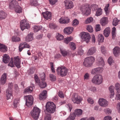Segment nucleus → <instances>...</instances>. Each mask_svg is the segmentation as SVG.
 Instances as JSON below:
<instances>
[{
  "label": "nucleus",
  "instance_id": "obj_1",
  "mask_svg": "<svg viewBox=\"0 0 120 120\" xmlns=\"http://www.w3.org/2000/svg\"><path fill=\"white\" fill-rule=\"evenodd\" d=\"M56 71L58 75L64 77L66 75L68 70L65 67L61 66L58 67Z\"/></svg>",
  "mask_w": 120,
  "mask_h": 120
},
{
  "label": "nucleus",
  "instance_id": "obj_2",
  "mask_svg": "<svg viewBox=\"0 0 120 120\" xmlns=\"http://www.w3.org/2000/svg\"><path fill=\"white\" fill-rule=\"evenodd\" d=\"M46 108L47 112L50 113H53L55 111L56 106L53 102H48L46 103Z\"/></svg>",
  "mask_w": 120,
  "mask_h": 120
},
{
  "label": "nucleus",
  "instance_id": "obj_3",
  "mask_svg": "<svg viewBox=\"0 0 120 120\" xmlns=\"http://www.w3.org/2000/svg\"><path fill=\"white\" fill-rule=\"evenodd\" d=\"M102 81V77L101 75L100 74H97L95 75L91 79V81L93 83L97 85L101 84Z\"/></svg>",
  "mask_w": 120,
  "mask_h": 120
},
{
  "label": "nucleus",
  "instance_id": "obj_4",
  "mask_svg": "<svg viewBox=\"0 0 120 120\" xmlns=\"http://www.w3.org/2000/svg\"><path fill=\"white\" fill-rule=\"evenodd\" d=\"M40 112V109L37 107H34L33 110L31 111L30 115L35 120H37L38 118Z\"/></svg>",
  "mask_w": 120,
  "mask_h": 120
},
{
  "label": "nucleus",
  "instance_id": "obj_5",
  "mask_svg": "<svg viewBox=\"0 0 120 120\" xmlns=\"http://www.w3.org/2000/svg\"><path fill=\"white\" fill-rule=\"evenodd\" d=\"M94 58L93 56L88 57L85 59L83 64L85 67H90L93 64Z\"/></svg>",
  "mask_w": 120,
  "mask_h": 120
},
{
  "label": "nucleus",
  "instance_id": "obj_6",
  "mask_svg": "<svg viewBox=\"0 0 120 120\" xmlns=\"http://www.w3.org/2000/svg\"><path fill=\"white\" fill-rule=\"evenodd\" d=\"M71 99L73 103L79 104L83 100V99L82 97L74 94L72 95Z\"/></svg>",
  "mask_w": 120,
  "mask_h": 120
},
{
  "label": "nucleus",
  "instance_id": "obj_7",
  "mask_svg": "<svg viewBox=\"0 0 120 120\" xmlns=\"http://www.w3.org/2000/svg\"><path fill=\"white\" fill-rule=\"evenodd\" d=\"M81 37L87 43L90 41L91 37L90 34L87 32H83L81 34Z\"/></svg>",
  "mask_w": 120,
  "mask_h": 120
},
{
  "label": "nucleus",
  "instance_id": "obj_8",
  "mask_svg": "<svg viewBox=\"0 0 120 120\" xmlns=\"http://www.w3.org/2000/svg\"><path fill=\"white\" fill-rule=\"evenodd\" d=\"M26 99V105L29 107L32 105L33 102V98L31 95H28L25 96Z\"/></svg>",
  "mask_w": 120,
  "mask_h": 120
},
{
  "label": "nucleus",
  "instance_id": "obj_9",
  "mask_svg": "<svg viewBox=\"0 0 120 120\" xmlns=\"http://www.w3.org/2000/svg\"><path fill=\"white\" fill-rule=\"evenodd\" d=\"M20 27L22 30L25 29H29L30 26L29 23L25 19L22 20L20 22Z\"/></svg>",
  "mask_w": 120,
  "mask_h": 120
},
{
  "label": "nucleus",
  "instance_id": "obj_10",
  "mask_svg": "<svg viewBox=\"0 0 120 120\" xmlns=\"http://www.w3.org/2000/svg\"><path fill=\"white\" fill-rule=\"evenodd\" d=\"M98 102L99 105L102 107H106L109 104V102L105 99L100 98L99 99Z\"/></svg>",
  "mask_w": 120,
  "mask_h": 120
},
{
  "label": "nucleus",
  "instance_id": "obj_11",
  "mask_svg": "<svg viewBox=\"0 0 120 120\" xmlns=\"http://www.w3.org/2000/svg\"><path fill=\"white\" fill-rule=\"evenodd\" d=\"M9 5L10 9H13L19 4L16 0H9Z\"/></svg>",
  "mask_w": 120,
  "mask_h": 120
},
{
  "label": "nucleus",
  "instance_id": "obj_12",
  "mask_svg": "<svg viewBox=\"0 0 120 120\" xmlns=\"http://www.w3.org/2000/svg\"><path fill=\"white\" fill-rule=\"evenodd\" d=\"M81 11L83 14L86 15H87L90 14V9L89 7L83 6L81 8Z\"/></svg>",
  "mask_w": 120,
  "mask_h": 120
},
{
  "label": "nucleus",
  "instance_id": "obj_13",
  "mask_svg": "<svg viewBox=\"0 0 120 120\" xmlns=\"http://www.w3.org/2000/svg\"><path fill=\"white\" fill-rule=\"evenodd\" d=\"M103 69L101 68H97L93 69L91 71V74L93 75H96L98 73H101L103 71Z\"/></svg>",
  "mask_w": 120,
  "mask_h": 120
},
{
  "label": "nucleus",
  "instance_id": "obj_14",
  "mask_svg": "<svg viewBox=\"0 0 120 120\" xmlns=\"http://www.w3.org/2000/svg\"><path fill=\"white\" fill-rule=\"evenodd\" d=\"M64 2L66 9H71L73 7V3L71 1L68 0H66L64 1Z\"/></svg>",
  "mask_w": 120,
  "mask_h": 120
},
{
  "label": "nucleus",
  "instance_id": "obj_15",
  "mask_svg": "<svg viewBox=\"0 0 120 120\" xmlns=\"http://www.w3.org/2000/svg\"><path fill=\"white\" fill-rule=\"evenodd\" d=\"M14 62L15 65L18 68H19L20 67L21 62L19 56H17L14 57Z\"/></svg>",
  "mask_w": 120,
  "mask_h": 120
},
{
  "label": "nucleus",
  "instance_id": "obj_16",
  "mask_svg": "<svg viewBox=\"0 0 120 120\" xmlns=\"http://www.w3.org/2000/svg\"><path fill=\"white\" fill-rule=\"evenodd\" d=\"M44 18L45 19L48 20L50 19L51 17V13L48 11H46L42 13Z\"/></svg>",
  "mask_w": 120,
  "mask_h": 120
},
{
  "label": "nucleus",
  "instance_id": "obj_17",
  "mask_svg": "<svg viewBox=\"0 0 120 120\" xmlns=\"http://www.w3.org/2000/svg\"><path fill=\"white\" fill-rule=\"evenodd\" d=\"M69 19L68 17H61L59 20V22L61 23L67 24L68 23Z\"/></svg>",
  "mask_w": 120,
  "mask_h": 120
},
{
  "label": "nucleus",
  "instance_id": "obj_18",
  "mask_svg": "<svg viewBox=\"0 0 120 120\" xmlns=\"http://www.w3.org/2000/svg\"><path fill=\"white\" fill-rule=\"evenodd\" d=\"M97 64L99 66L103 67L105 65V63L103 59L101 57L98 58L97 59Z\"/></svg>",
  "mask_w": 120,
  "mask_h": 120
},
{
  "label": "nucleus",
  "instance_id": "obj_19",
  "mask_svg": "<svg viewBox=\"0 0 120 120\" xmlns=\"http://www.w3.org/2000/svg\"><path fill=\"white\" fill-rule=\"evenodd\" d=\"M47 91L45 90L43 91L39 95V98L40 100H44L46 98Z\"/></svg>",
  "mask_w": 120,
  "mask_h": 120
},
{
  "label": "nucleus",
  "instance_id": "obj_20",
  "mask_svg": "<svg viewBox=\"0 0 120 120\" xmlns=\"http://www.w3.org/2000/svg\"><path fill=\"white\" fill-rule=\"evenodd\" d=\"M100 22L102 26H105L108 22V18L106 17H103L101 20Z\"/></svg>",
  "mask_w": 120,
  "mask_h": 120
},
{
  "label": "nucleus",
  "instance_id": "obj_21",
  "mask_svg": "<svg viewBox=\"0 0 120 120\" xmlns=\"http://www.w3.org/2000/svg\"><path fill=\"white\" fill-rule=\"evenodd\" d=\"M96 51V49L95 47H92L88 49L87 54L88 55H91L95 53Z\"/></svg>",
  "mask_w": 120,
  "mask_h": 120
},
{
  "label": "nucleus",
  "instance_id": "obj_22",
  "mask_svg": "<svg viewBox=\"0 0 120 120\" xmlns=\"http://www.w3.org/2000/svg\"><path fill=\"white\" fill-rule=\"evenodd\" d=\"M6 93V97L7 100H8L9 99H11L12 98V90H7Z\"/></svg>",
  "mask_w": 120,
  "mask_h": 120
},
{
  "label": "nucleus",
  "instance_id": "obj_23",
  "mask_svg": "<svg viewBox=\"0 0 120 120\" xmlns=\"http://www.w3.org/2000/svg\"><path fill=\"white\" fill-rule=\"evenodd\" d=\"M113 53L114 55L117 56L120 53V48L118 47H115L113 49Z\"/></svg>",
  "mask_w": 120,
  "mask_h": 120
},
{
  "label": "nucleus",
  "instance_id": "obj_24",
  "mask_svg": "<svg viewBox=\"0 0 120 120\" xmlns=\"http://www.w3.org/2000/svg\"><path fill=\"white\" fill-rule=\"evenodd\" d=\"M7 75L6 74H4L1 76L0 81L2 85L4 84L6 82Z\"/></svg>",
  "mask_w": 120,
  "mask_h": 120
},
{
  "label": "nucleus",
  "instance_id": "obj_25",
  "mask_svg": "<svg viewBox=\"0 0 120 120\" xmlns=\"http://www.w3.org/2000/svg\"><path fill=\"white\" fill-rule=\"evenodd\" d=\"M114 87L113 86L111 85L109 88V90L110 93L109 96L111 98H112L114 97Z\"/></svg>",
  "mask_w": 120,
  "mask_h": 120
},
{
  "label": "nucleus",
  "instance_id": "obj_26",
  "mask_svg": "<svg viewBox=\"0 0 120 120\" xmlns=\"http://www.w3.org/2000/svg\"><path fill=\"white\" fill-rule=\"evenodd\" d=\"M73 30V27H68L65 28L64 30V31L65 34H69L72 33Z\"/></svg>",
  "mask_w": 120,
  "mask_h": 120
},
{
  "label": "nucleus",
  "instance_id": "obj_27",
  "mask_svg": "<svg viewBox=\"0 0 120 120\" xmlns=\"http://www.w3.org/2000/svg\"><path fill=\"white\" fill-rule=\"evenodd\" d=\"M10 57L7 54L4 55L3 57V61L5 63H7L9 62L10 61Z\"/></svg>",
  "mask_w": 120,
  "mask_h": 120
},
{
  "label": "nucleus",
  "instance_id": "obj_28",
  "mask_svg": "<svg viewBox=\"0 0 120 120\" xmlns=\"http://www.w3.org/2000/svg\"><path fill=\"white\" fill-rule=\"evenodd\" d=\"M110 32V29L109 27L106 28L104 31V34L106 37H108Z\"/></svg>",
  "mask_w": 120,
  "mask_h": 120
},
{
  "label": "nucleus",
  "instance_id": "obj_29",
  "mask_svg": "<svg viewBox=\"0 0 120 120\" xmlns=\"http://www.w3.org/2000/svg\"><path fill=\"white\" fill-rule=\"evenodd\" d=\"M33 34L32 33H30L28 34L26 38V41L29 42L33 40Z\"/></svg>",
  "mask_w": 120,
  "mask_h": 120
},
{
  "label": "nucleus",
  "instance_id": "obj_30",
  "mask_svg": "<svg viewBox=\"0 0 120 120\" xmlns=\"http://www.w3.org/2000/svg\"><path fill=\"white\" fill-rule=\"evenodd\" d=\"M7 47L5 45L0 44V51L1 52H5L7 50Z\"/></svg>",
  "mask_w": 120,
  "mask_h": 120
},
{
  "label": "nucleus",
  "instance_id": "obj_31",
  "mask_svg": "<svg viewBox=\"0 0 120 120\" xmlns=\"http://www.w3.org/2000/svg\"><path fill=\"white\" fill-rule=\"evenodd\" d=\"M15 7L13 8L14 9L15 11L16 12L19 13L22 12V8L19 4Z\"/></svg>",
  "mask_w": 120,
  "mask_h": 120
},
{
  "label": "nucleus",
  "instance_id": "obj_32",
  "mask_svg": "<svg viewBox=\"0 0 120 120\" xmlns=\"http://www.w3.org/2000/svg\"><path fill=\"white\" fill-rule=\"evenodd\" d=\"M6 15L5 13L3 11H0V20L5 18Z\"/></svg>",
  "mask_w": 120,
  "mask_h": 120
},
{
  "label": "nucleus",
  "instance_id": "obj_33",
  "mask_svg": "<svg viewBox=\"0 0 120 120\" xmlns=\"http://www.w3.org/2000/svg\"><path fill=\"white\" fill-rule=\"evenodd\" d=\"M38 85L40 87L42 88H44L46 87L47 84L46 82L44 81H41L39 83Z\"/></svg>",
  "mask_w": 120,
  "mask_h": 120
},
{
  "label": "nucleus",
  "instance_id": "obj_34",
  "mask_svg": "<svg viewBox=\"0 0 120 120\" xmlns=\"http://www.w3.org/2000/svg\"><path fill=\"white\" fill-rule=\"evenodd\" d=\"M42 26H35L33 27L34 31L35 32H37L41 29Z\"/></svg>",
  "mask_w": 120,
  "mask_h": 120
},
{
  "label": "nucleus",
  "instance_id": "obj_35",
  "mask_svg": "<svg viewBox=\"0 0 120 120\" xmlns=\"http://www.w3.org/2000/svg\"><path fill=\"white\" fill-rule=\"evenodd\" d=\"M19 99L18 98H16L14 100L13 102V105L15 107H17L19 105Z\"/></svg>",
  "mask_w": 120,
  "mask_h": 120
},
{
  "label": "nucleus",
  "instance_id": "obj_36",
  "mask_svg": "<svg viewBox=\"0 0 120 120\" xmlns=\"http://www.w3.org/2000/svg\"><path fill=\"white\" fill-rule=\"evenodd\" d=\"M60 52L62 55L64 56H66L68 53V51L64 49H60Z\"/></svg>",
  "mask_w": 120,
  "mask_h": 120
},
{
  "label": "nucleus",
  "instance_id": "obj_37",
  "mask_svg": "<svg viewBox=\"0 0 120 120\" xmlns=\"http://www.w3.org/2000/svg\"><path fill=\"white\" fill-rule=\"evenodd\" d=\"M75 117V114L73 113L71 114L69 117L66 119V120H74Z\"/></svg>",
  "mask_w": 120,
  "mask_h": 120
},
{
  "label": "nucleus",
  "instance_id": "obj_38",
  "mask_svg": "<svg viewBox=\"0 0 120 120\" xmlns=\"http://www.w3.org/2000/svg\"><path fill=\"white\" fill-rule=\"evenodd\" d=\"M33 90V88L32 87L30 86L25 89L24 90V92L25 93H30Z\"/></svg>",
  "mask_w": 120,
  "mask_h": 120
},
{
  "label": "nucleus",
  "instance_id": "obj_39",
  "mask_svg": "<svg viewBox=\"0 0 120 120\" xmlns=\"http://www.w3.org/2000/svg\"><path fill=\"white\" fill-rule=\"evenodd\" d=\"M82 111L81 109H77L75 111V113H74L75 114V115H76L78 116H79L82 114Z\"/></svg>",
  "mask_w": 120,
  "mask_h": 120
},
{
  "label": "nucleus",
  "instance_id": "obj_40",
  "mask_svg": "<svg viewBox=\"0 0 120 120\" xmlns=\"http://www.w3.org/2000/svg\"><path fill=\"white\" fill-rule=\"evenodd\" d=\"M115 88L117 92L120 93V84L118 83H116L115 85Z\"/></svg>",
  "mask_w": 120,
  "mask_h": 120
},
{
  "label": "nucleus",
  "instance_id": "obj_41",
  "mask_svg": "<svg viewBox=\"0 0 120 120\" xmlns=\"http://www.w3.org/2000/svg\"><path fill=\"white\" fill-rule=\"evenodd\" d=\"M24 42H22L20 44L19 47V50L20 52H21L24 48Z\"/></svg>",
  "mask_w": 120,
  "mask_h": 120
},
{
  "label": "nucleus",
  "instance_id": "obj_42",
  "mask_svg": "<svg viewBox=\"0 0 120 120\" xmlns=\"http://www.w3.org/2000/svg\"><path fill=\"white\" fill-rule=\"evenodd\" d=\"M104 39L103 35L101 34H99L98 36V41L101 42H103Z\"/></svg>",
  "mask_w": 120,
  "mask_h": 120
},
{
  "label": "nucleus",
  "instance_id": "obj_43",
  "mask_svg": "<svg viewBox=\"0 0 120 120\" xmlns=\"http://www.w3.org/2000/svg\"><path fill=\"white\" fill-rule=\"evenodd\" d=\"M56 35V38L57 40H62L64 38V36L62 35L59 33H57Z\"/></svg>",
  "mask_w": 120,
  "mask_h": 120
},
{
  "label": "nucleus",
  "instance_id": "obj_44",
  "mask_svg": "<svg viewBox=\"0 0 120 120\" xmlns=\"http://www.w3.org/2000/svg\"><path fill=\"white\" fill-rule=\"evenodd\" d=\"M116 28L115 27H113L112 30V38L114 39L116 36Z\"/></svg>",
  "mask_w": 120,
  "mask_h": 120
},
{
  "label": "nucleus",
  "instance_id": "obj_45",
  "mask_svg": "<svg viewBox=\"0 0 120 120\" xmlns=\"http://www.w3.org/2000/svg\"><path fill=\"white\" fill-rule=\"evenodd\" d=\"M120 20H118L117 18H114L113 20L112 25L115 26H116L118 24V22Z\"/></svg>",
  "mask_w": 120,
  "mask_h": 120
},
{
  "label": "nucleus",
  "instance_id": "obj_46",
  "mask_svg": "<svg viewBox=\"0 0 120 120\" xmlns=\"http://www.w3.org/2000/svg\"><path fill=\"white\" fill-rule=\"evenodd\" d=\"M73 39V38L71 36L69 37L65 38L64 39V41L65 43L67 44H68L70 41Z\"/></svg>",
  "mask_w": 120,
  "mask_h": 120
},
{
  "label": "nucleus",
  "instance_id": "obj_47",
  "mask_svg": "<svg viewBox=\"0 0 120 120\" xmlns=\"http://www.w3.org/2000/svg\"><path fill=\"white\" fill-rule=\"evenodd\" d=\"M30 4L31 5L36 6L38 5L37 0H31L30 1Z\"/></svg>",
  "mask_w": 120,
  "mask_h": 120
},
{
  "label": "nucleus",
  "instance_id": "obj_48",
  "mask_svg": "<svg viewBox=\"0 0 120 120\" xmlns=\"http://www.w3.org/2000/svg\"><path fill=\"white\" fill-rule=\"evenodd\" d=\"M93 21V18L91 17H90L87 18L85 21V23L87 24L91 23Z\"/></svg>",
  "mask_w": 120,
  "mask_h": 120
},
{
  "label": "nucleus",
  "instance_id": "obj_49",
  "mask_svg": "<svg viewBox=\"0 0 120 120\" xmlns=\"http://www.w3.org/2000/svg\"><path fill=\"white\" fill-rule=\"evenodd\" d=\"M71 49L73 50H75L76 48V45L75 43L73 42H71L69 44Z\"/></svg>",
  "mask_w": 120,
  "mask_h": 120
},
{
  "label": "nucleus",
  "instance_id": "obj_50",
  "mask_svg": "<svg viewBox=\"0 0 120 120\" xmlns=\"http://www.w3.org/2000/svg\"><path fill=\"white\" fill-rule=\"evenodd\" d=\"M102 13V11L101 9L100 8H98L96 12V15L98 16L101 15Z\"/></svg>",
  "mask_w": 120,
  "mask_h": 120
},
{
  "label": "nucleus",
  "instance_id": "obj_51",
  "mask_svg": "<svg viewBox=\"0 0 120 120\" xmlns=\"http://www.w3.org/2000/svg\"><path fill=\"white\" fill-rule=\"evenodd\" d=\"M12 41L13 42H17L20 41V39L19 37L14 36L12 38Z\"/></svg>",
  "mask_w": 120,
  "mask_h": 120
},
{
  "label": "nucleus",
  "instance_id": "obj_52",
  "mask_svg": "<svg viewBox=\"0 0 120 120\" xmlns=\"http://www.w3.org/2000/svg\"><path fill=\"white\" fill-rule=\"evenodd\" d=\"M49 76L50 80L52 81H54L56 80V77L55 76L52 74H49Z\"/></svg>",
  "mask_w": 120,
  "mask_h": 120
},
{
  "label": "nucleus",
  "instance_id": "obj_53",
  "mask_svg": "<svg viewBox=\"0 0 120 120\" xmlns=\"http://www.w3.org/2000/svg\"><path fill=\"white\" fill-rule=\"evenodd\" d=\"M109 6V4H106L104 8L105 11L106 12V15L108 14H109L108 9Z\"/></svg>",
  "mask_w": 120,
  "mask_h": 120
},
{
  "label": "nucleus",
  "instance_id": "obj_54",
  "mask_svg": "<svg viewBox=\"0 0 120 120\" xmlns=\"http://www.w3.org/2000/svg\"><path fill=\"white\" fill-rule=\"evenodd\" d=\"M83 50L81 47L79 48L78 50V52L79 54L81 55L83 54Z\"/></svg>",
  "mask_w": 120,
  "mask_h": 120
},
{
  "label": "nucleus",
  "instance_id": "obj_55",
  "mask_svg": "<svg viewBox=\"0 0 120 120\" xmlns=\"http://www.w3.org/2000/svg\"><path fill=\"white\" fill-rule=\"evenodd\" d=\"M14 64H15L13 61V58H11V61L8 64V65L11 67H13L14 66Z\"/></svg>",
  "mask_w": 120,
  "mask_h": 120
},
{
  "label": "nucleus",
  "instance_id": "obj_56",
  "mask_svg": "<svg viewBox=\"0 0 120 120\" xmlns=\"http://www.w3.org/2000/svg\"><path fill=\"white\" fill-rule=\"evenodd\" d=\"M34 78L36 82L38 83V84L40 83V82H41L40 81L38 76L36 74H35L34 75Z\"/></svg>",
  "mask_w": 120,
  "mask_h": 120
},
{
  "label": "nucleus",
  "instance_id": "obj_57",
  "mask_svg": "<svg viewBox=\"0 0 120 120\" xmlns=\"http://www.w3.org/2000/svg\"><path fill=\"white\" fill-rule=\"evenodd\" d=\"M79 23V21L77 19H75L73 22L72 25L74 26H76L78 25Z\"/></svg>",
  "mask_w": 120,
  "mask_h": 120
},
{
  "label": "nucleus",
  "instance_id": "obj_58",
  "mask_svg": "<svg viewBox=\"0 0 120 120\" xmlns=\"http://www.w3.org/2000/svg\"><path fill=\"white\" fill-rule=\"evenodd\" d=\"M87 30L90 32H92L93 31V29L90 25H88L87 26Z\"/></svg>",
  "mask_w": 120,
  "mask_h": 120
},
{
  "label": "nucleus",
  "instance_id": "obj_59",
  "mask_svg": "<svg viewBox=\"0 0 120 120\" xmlns=\"http://www.w3.org/2000/svg\"><path fill=\"white\" fill-rule=\"evenodd\" d=\"M40 77L41 80V81H43L45 80V75L44 73H43L40 75Z\"/></svg>",
  "mask_w": 120,
  "mask_h": 120
},
{
  "label": "nucleus",
  "instance_id": "obj_60",
  "mask_svg": "<svg viewBox=\"0 0 120 120\" xmlns=\"http://www.w3.org/2000/svg\"><path fill=\"white\" fill-rule=\"evenodd\" d=\"M58 96L60 98H64V95L63 93V92L61 91H59L58 92Z\"/></svg>",
  "mask_w": 120,
  "mask_h": 120
},
{
  "label": "nucleus",
  "instance_id": "obj_61",
  "mask_svg": "<svg viewBox=\"0 0 120 120\" xmlns=\"http://www.w3.org/2000/svg\"><path fill=\"white\" fill-rule=\"evenodd\" d=\"M101 30V27L100 25L98 24L96 25L95 27V31H100Z\"/></svg>",
  "mask_w": 120,
  "mask_h": 120
},
{
  "label": "nucleus",
  "instance_id": "obj_62",
  "mask_svg": "<svg viewBox=\"0 0 120 120\" xmlns=\"http://www.w3.org/2000/svg\"><path fill=\"white\" fill-rule=\"evenodd\" d=\"M104 111L106 113H108V114H110L111 112V110L109 108H107L106 109H105Z\"/></svg>",
  "mask_w": 120,
  "mask_h": 120
},
{
  "label": "nucleus",
  "instance_id": "obj_63",
  "mask_svg": "<svg viewBox=\"0 0 120 120\" xmlns=\"http://www.w3.org/2000/svg\"><path fill=\"white\" fill-rule=\"evenodd\" d=\"M13 84L12 83H9L8 84V88L7 90H11L13 87Z\"/></svg>",
  "mask_w": 120,
  "mask_h": 120
},
{
  "label": "nucleus",
  "instance_id": "obj_64",
  "mask_svg": "<svg viewBox=\"0 0 120 120\" xmlns=\"http://www.w3.org/2000/svg\"><path fill=\"white\" fill-rule=\"evenodd\" d=\"M50 67L52 72L53 73H54L55 72V69L54 68L53 63L52 62L50 63Z\"/></svg>",
  "mask_w": 120,
  "mask_h": 120
}]
</instances>
